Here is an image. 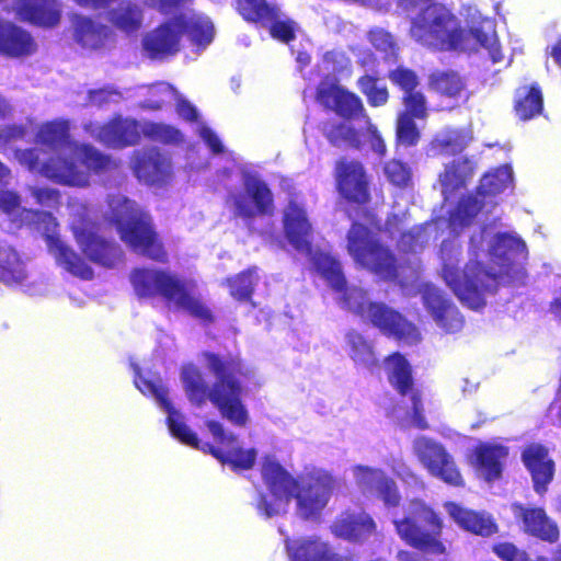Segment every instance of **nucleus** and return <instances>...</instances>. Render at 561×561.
I'll return each instance as SVG.
<instances>
[{
  "mask_svg": "<svg viewBox=\"0 0 561 561\" xmlns=\"http://www.w3.org/2000/svg\"><path fill=\"white\" fill-rule=\"evenodd\" d=\"M399 538L409 547L431 556H446L448 548L442 539L444 520L438 512L421 500L410 502L407 514L393 519Z\"/></svg>",
  "mask_w": 561,
  "mask_h": 561,
  "instance_id": "nucleus-7",
  "label": "nucleus"
},
{
  "mask_svg": "<svg viewBox=\"0 0 561 561\" xmlns=\"http://www.w3.org/2000/svg\"><path fill=\"white\" fill-rule=\"evenodd\" d=\"M18 156L21 163L25 164L30 171H39L42 164L36 149L31 148L21 150Z\"/></svg>",
  "mask_w": 561,
  "mask_h": 561,
  "instance_id": "nucleus-64",
  "label": "nucleus"
},
{
  "mask_svg": "<svg viewBox=\"0 0 561 561\" xmlns=\"http://www.w3.org/2000/svg\"><path fill=\"white\" fill-rule=\"evenodd\" d=\"M522 459L531 474L535 491L545 492L554 472V462L548 457V449L540 444H531L523 450Z\"/></svg>",
  "mask_w": 561,
  "mask_h": 561,
  "instance_id": "nucleus-25",
  "label": "nucleus"
},
{
  "mask_svg": "<svg viewBox=\"0 0 561 561\" xmlns=\"http://www.w3.org/2000/svg\"><path fill=\"white\" fill-rule=\"evenodd\" d=\"M346 343L350 347V357L356 365L369 369L379 366L373 342L362 333L351 330L346 333Z\"/></svg>",
  "mask_w": 561,
  "mask_h": 561,
  "instance_id": "nucleus-43",
  "label": "nucleus"
},
{
  "mask_svg": "<svg viewBox=\"0 0 561 561\" xmlns=\"http://www.w3.org/2000/svg\"><path fill=\"white\" fill-rule=\"evenodd\" d=\"M69 124L66 121L44 123L37 131V140L51 149L64 147L69 142Z\"/></svg>",
  "mask_w": 561,
  "mask_h": 561,
  "instance_id": "nucleus-48",
  "label": "nucleus"
},
{
  "mask_svg": "<svg viewBox=\"0 0 561 561\" xmlns=\"http://www.w3.org/2000/svg\"><path fill=\"white\" fill-rule=\"evenodd\" d=\"M81 163L91 172L100 174L117 167L115 161L108 156L102 153L91 145H82L79 148Z\"/></svg>",
  "mask_w": 561,
  "mask_h": 561,
  "instance_id": "nucleus-53",
  "label": "nucleus"
},
{
  "mask_svg": "<svg viewBox=\"0 0 561 561\" xmlns=\"http://www.w3.org/2000/svg\"><path fill=\"white\" fill-rule=\"evenodd\" d=\"M387 378L392 388L402 397L420 391L414 388L412 367L400 352H393L383 359Z\"/></svg>",
  "mask_w": 561,
  "mask_h": 561,
  "instance_id": "nucleus-32",
  "label": "nucleus"
},
{
  "mask_svg": "<svg viewBox=\"0 0 561 561\" xmlns=\"http://www.w3.org/2000/svg\"><path fill=\"white\" fill-rule=\"evenodd\" d=\"M420 293L425 309L446 333H457L463 328L462 314L439 288L425 283Z\"/></svg>",
  "mask_w": 561,
  "mask_h": 561,
  "instance_id": "nucleus-15",
  "label": "nucleus"
},
{
  "mask_svg": "<svg viewBox=\"0 0 561 561\" xmlns=\"http://www.w3.org/2000/svg\"><path fill=\"white\" fill-rule=\"evenodd\" d=\"M76 240L85 257L102 267L114 268L124 259V251L117 242L91 229L78 230Z\"/></svg>",
  "mask_w": 561,
  "mask_h": 561,
  "instance_id": "nucleus-16",
  "label": "nucleus"
},
{
  "mask_svg": "<svg viewBox=\"0 0 561 561\" xmlns=\"http://www.w3.org/2000/svg\"><path fill=\"white\" fill-rule=\"evenodd\" d=\"M316 99L321 105L333 110L344 119H357L365 115V107L360 98L342 85L319 87Z\"/></svg>",
  "mask_w": 561,
  "mask_h": 561,
  "instance_id": "nucleus-17",
  "label": "nucleus"
},
{
  "mask_svg": "<svg viewBox=\"0 0 561 561\" xmlns=\"http://www.w3.org/2000/svg\"><path fill=\"white\" fill-rule=\"evenodd\" d=\"M476 169V162L468 157L454 159L445 164L443 172L438 175L443 195L447 197L465 188L472 180Z\"/></svg>",
  "mask_w": 561,
  "mask_h": 561,
  "instance_id": "nucleus-28",
  "label": "nucleus"
},
{
  "mask_svg": "<svg viewBox=\"0 0 561 561\" xmlns=\"http://www.w3.org/2000/svg\"><path fill=\"white\" fill-rule=\"evenodd\" d=\"M130 283L139 298L160 296L168 306L185 311L203 324L215 322L211 309L187 282L161 268L138 267L130 273Z\"/></svg>",
  "mask_w": 561,
  "mask_h": 561,
  "instance_id": "nucleus-6",
  "label": "nucleus"
},
{
  "mask_svg": "<svg viewBox=\"0 0 561 561\" xmlns=\"http://www.w3.org/2000/svg\"><path fill=\"white\" fill-rule=\"evenodd\" d=\"M118 92L111 87H103L99 89H92L88 91L87 98L91 105L102 106L111 102L113 95H117Z\"/></svg>",
  "mask_w": 561,
  "mask_h": 561,
  "instance_id": "nucleus-60",
  "label": "nucleus"
},
{
  "mask_svg": "<svg viewBox=\"0 0 561 561\" xmlns=\"http://www.w3.org/2000/svg\"><path fill=\"white\" fill-rule=\"evenodd\" d=\"M175 26L182 34H186L191 42L202 48L208 46L215 36V27L208 18L193 16L186 19L185 16L175 18Z\"/></svg>",
  "mask_w": 561,
  "mask_h": 561,
  "instance_id": "nucleus-40",
  "label": "nucleus"
},
{
  "mask_svg": "<svg viewBox=\"0 0 561 561\" xmlns=\"http://www.w3.org/2000/svg\"><path fill=\"white\" fill-rule=\"evenodd\" d=\"M38 45L32 33L11 21L0 20V55L24 59L34 55Z\"/></svg>",
  "mask_w": 561,
  "mask_h": 561,
  "instance_id": "nucleus-20",
  "label": "nucleus"
},
{
  "mask_svg": "<svg viewBox=\"0 0 561 561\" xmlns=\"http://www.w3.org/2000/svg\"><path fill=\"white\" fill-rule=\"evenodd\" d=\"M357 481L364 491L369 492L387 506L398 507L401 494L393 478L382 469L359 466L357 468Z\"/></svg>",
  "mask_w": 561,
  "mask_h": 561,
  "instance_id": "nucleus-19",
  "label": "nucleus"
},
{
  "mask_svg": "<svg viewBox=\"0 0 561 561\" xmlns=\"http://www.w3.org/2000/svg\"><path fill=\"white\" fill-rule=\"evenodd\" d=\"M332 528L340 538L360 541L376 531V523L366 514H343L334 520Z\"/></svg>",
  "mask_w": 561,
  "mask_h": 561,
  "instance_id": "nucleus-38",
  "label": "nucleus"
},
{
  "mask_svg": "<svg viewBox=\"0 0 561 561\" xmlns=\"http://www.w3.org/2000/svg\"><path fill=\"white\" fill-rule=\"evenodd\" d=\"M508 448L500 444L480 443L473 450L470 463L488 482L502 478Z\"/></svg>",
  "mask_w": 561,
  "mask_h": 561,
  "instance_id": "nucleus-21",
  "label": "nucleus"
},
{
  "mask_svg": "<svg viewBox=\"0 0 561 561\" xmlns=\"http://www.w3.org/2000/svg\"><path fill=\"white\" fill-rule=\"evenodd\" d=\"M511 181L507 168H496L482 175L476 187V194L486 201L502 193Z\"/></svg>",
  "mask_w": 561,
  "mask_h": 561,
  "instance_id": "nucleus-47",
  "label": "nucleus"
},
{
  "mask_svg": "<svg viewBox=\"0 0 561 561\" xmlns=\"http://www.w3.org/2000/svg\"><path fill=\"white\" fill-rule=\"evenodd\" d=\"M515 114L522 121H529L543 111V96L540 87L533 83L516 90L514 99Z\"/></svg>",
  "mask_w": 561,
  "mask_h": 561,
  "instance_id": "nucleus-39",
  "label": "nucleus"
},
{
  "mask_svg": "<svg viewBox=\"0 0 561 561\" xmlns=\"http://www.w3.org/2000/svg\"><path fill=\"white\" fill-rule=\"evenodd\" d=\"M490 255L500 267L499 272L491 271L479 261H469L463 270L451 263H444L442 267L447 286L462 304L474 310L485 306V294L497 290L502 276L513 277L522 271L528 251L519 237L500 232L490 247Z\"/></svg>",
  "mask_w": 561,
  "mask_h": 561,
  "instance_id": "nucleus-2",
  "label": "nucleus"
},
{
  "mask_svg": "<svg viewBox=\"0 0 561 561\" xmlns=\"http://www.w3.org/2000/svg\"><path fill=\"white\" fill-rule=\"evenodd\" d=\"M368 38L373 47L382 54L385 60L397 59L398 46L389 32L376 28L369 32Z\"/></svg>",
  "mask_w": 561,
  "mask_h": 561,
  "instance_id": "nucleus-56",
  "label": "nucleus"
},
{
  "mask_svg": "<svg viewBox=\"0 0 561 561\" xmlns=\"http://www.w3.org/2000/svg\"><path fill=\"white\" fill-rule=\"evenodd\" d=\"M427 106H402L396 117V142L405 148L414 147L421 139L416 119H426Z\"/></svg>",
  "mask_w": 561,
  "mask_h": 561,
  "instance_id": "nucleus-29",
  "label": "nucleus"
},
{
  "mask_svg": "<svg viewBox=\"0 0 561 561\" xmlns=\"http://www.w3.org/2000/svg\"><path fill=\"white\" fill-rule=\"evenodd\" d=\"M135 383L144 394L153 397L168 413L167 423L172 436L187 446L198 448L199 439L197 438L196 434L192 432L184 422L181 421L180 413L174 409L172 402L169 399V391L167 387H164L161 382L141 376L135 380Z\"/></svg>",
  "mask_w": 561,
  "mask_h": 561,
  "instance_id": "nucleus-14",
  "label": "nucleus"
},
{
  "mask_svg": "<svg viewBox=\"0 0 561 561\" xmlns=\"http://www.w3.org/2000/svg\"><path fill=\"white\" fill-rule=\"evenodd\" d=\"M20 206V197L10 191H0V209L5 214L14 213Z\"/></svg>",
  "mask_w": 561,
  "mask_h": 561,
  "instance_id": "nucleus-63",
  "label": "nucleus"
},
{
  "mask_svg": "<svg viewBox=\"0 0 561 561\" xmlns=\"http://www.w3.org/2000/svg\"><path fill=\"white\" fill-rule=\"evenodd\" d=\"M181 32L175 26V20L163 23L148 33L142 42L144 49L151 58H162L174 55L179 50Z\"/></svg>",
  "mask_w": 561,
  "mask_h": 561,
  "instance_id": "nucleus-26",
  "label": "nucleus"
},
{
  "mask_svg": "<svg viewBox=\"0 0 561 561\" xmlns=\"http://www.w3.org/2000/svg\"><path fill=\"white\" fill-rule=\"evenodd\" d=\"M469 138L461 129H449L432 141V147L443 156H456L461 153L468 146Z\"/></svg>",
  "mask_w": 561,
  "mask_h": 561,
  "instance_id": "nucleus-49",
  "label": "nucleus"
},
{
  "mask_svg": "<svg viewBox=\"0 0 561 561\" xmlns=\"http://www.w3.org/2000/svg\"><path fill=\"white\" fill-rule=\"evenodd\" d=\"M99 138L106 146L124 148L138 144L140 131L137 122L117 118L100 127Z\"/></svg>",
  "mask_w": 561,
  "mask_h": 561,
  "instance_id": "nucleus-35",
  "label": "nucleus"
},
{
  "mask_svg": "<svg viewBox=\"0 0 561 561\" xmlns=\"http://www.w3.org/2000/svg\"><path fill=\"white\" fill-rule=\"evenodd\" d=\"M257 271L256 266H250L225 278L222 284L228 287L230 296L237 301H251L259 282Z\"/></svg>",
  "mask_w": 561,
  "mask_h": 561,
  "instance_id": "nucleus-42",
  "label": "nucleus"
},
{
  "mask_svg": "<svg viewBox=\"0 0 561 561\" xmlns=\"http://www.w3.org/2000/svg\"><path fill=\"white\" fill-rule=\"evenodd\" d=\"M515 508L523 519L525 531L551 543L559 539V528L549 519L543 508H526L523 505H516Z\"/></svg>",
  "mask_w": 561,
  "mask_h": 561,
  "instance_id": "nucleus-36",
  "label": "nucleus"
},
{
  "mask_svg": "<svg viewBox=\"0 0 561 561\" xmlns=\"http://www.w3.org/2000/svg\"><path fill=\"white\" fill-rule=\"evenodd\" d=\"M455 20L453 13L440 3L432 2L412 20L410 34L419 43L438 50H453Z\"/></svg>",
  "mask_w": 561,
  "mask_h": 561,
  "instance_id": "nucleus-9",
  "label": "nucleus"
},
{
  "mask_svg": "<svg viewBox=\"0 0 561 561\" xmlns=\"http://www.w3.org/2000/svg\"><path fill=\"white\" fill-rule=\"evenodd\" d=\"M141 133L149 140L163 145H179L183 140L182 133L176 127L163 123L147 122L142 125Z\"/></svg>",
  "mask_w": 561,
  "mask_h": 561,
  "instance_id": "nucleus-51",
  "label": "nucleus"
},
{
  "mask_svg": "<svg viewBox=\"0 0 561 561\" xmlns=\"http://www.w3.org/2000/svg\"><path fill=\"white\" fill-rule=\"evenodd\" d=\"M39 173L46 179L64 185L85 186L88 185V176L79 170L72 159L56 156L50 157L42 163Z\"/></svg>",
  "mask_w": 561,
  "mask_h": 561,
  "instance_id": "nucleus-27",
  "label": "nucleus"
},
{
  "mask_svg": "<svg viewBox=\"0 0 561 561\" xmlns=\"http://www.w3.org/2000/svg\"><path fill=\"white\" fill-rule=\"evenodd\" d=\"M387 378L392 388L402 397L420 391L414 388L412 367L400 352H393L383 359Z\"/></svg>",
  "mask_w": 561,
  "mask_h": 561,
  "instance_id": "nucleus-31",
  "label": "nucleus"
},
{
  "mask_svg": "<svg viewBox=\"0 0 561 561\" xmlns=\"http://www.w3.org/2000/svg\"><path fill=\"white\" fill-rule=\"evenodd\" d=\"M383 171L388 181L399 187L407 186L411 180V170L401 160L392 159L386 162Z\"/></svg>",
  "mask_w": 561,
  "mask_h": 561,
  "instance_id": "nucleus-57",
  "label": "nucleus"
},
{
  "mask_svg": "<svg viewBox=\"0 0 561 561\" xmlns=\"http://www.w3.org/2000/svg\"><path fill=\"white\" fill-rule=\"evenodd\" d=\"M322 133L333 147L340 148L345 145L355 150L362 148L359 131L343 122L325 123Z\"/></svg>",
  "mask_w": 561,
  "mask_h": 561,
  "instance_id": "nucleus-45",
  "label": "nucleus"
},
{
  "mask_svg": "<svg viewBox=\"0 0 561 561\" xmlns=\"http://www.w3.org/2000/svg\"><path fill=\"white\" fill-rule=\"evenodd\" d=\"M451 36L454 37L453 50L477 51L484 48L488 50L492 62H499L503 58L495 34L488 33L482 27H471L469 30L456 27Z\"/></svg>",
  "mask_w": 561,
  "mask_h": 561,
  "instance_id": "nucleus-24",
  "label": "nucleus"
},
{
  "mask_svg": "<svg viewBox=\"0 0 561 561\" xmlns=\"http://www.w3.org/2000/svg\"><path fill=\"white\" fill-rule=\"evenodd\" d=\"M16 15L31 25L51 28L59 24L61 9L57 0H20Z\"/></svg>",
  "mask_w": 561,
  "mask_h": 561,
  "instance_id": "nucleus-23",
  "label": "nucleus"
},
{
  "mask_svg": "<svg viewBox=\"0 0 561 561\" xmlns=\"http://www.w3.org/2000/svg\"><path fill=\"white\" fill-rule=\"evenodd\" d=\"M428 87L439 95L458 99L466 91L463 78L455 70H434L428 76Z\"/></svg>",
  "mask_w": 561,
  "mask_h": 561,
  "instance_id": "nucleus-41",
  "label": "nucleus"
},
{
  "mask_svg": "<svg viewBox=\"0 0 561 561\" xmlns=\"http://www.w3.org/2000/svg\"><path fill=\"white\" fill-rule=\"evenodd\" d=\"M245 193H232L229 199L233 205L234 217L252 220L256 216H272L275 209L274 196L268 185L254 176L243 181Z\"/></svg>",
  "mask_w": 561,
  "mask_h": 561,
  "instance_id": "nucleus-13",
  "label": "nucleus"
},
{
  "mask_svg": "<svg viewBox=\"0 0 561 561\" xmlns=\"http://www.w3.org/2000/svg\"><path fill=\"white\" fill-rule=\"evenodd\" d=\"M280 10L278 5L276 7L275 18L271 20H265L262 26H268V33L271 37L274 39L289 44L290 42L296 39V33L298 30V24L293 19L286 18L280 19Z\"/></svg>",
  "mask_w": 561,
  "mask_h": 561,
  "instance_id": "nucleus-54",
  "label": "nucleus"
},
{
  "mask_svg": "<svg viewBox=\"0 0 561 561\" xmlns=\"http://www.w3.org/2000/svg\"><path fill=\"white\" fill-rule=\"evenodd\" d=\"M73 39L84 49L102 48L111 35V30L90 16L75 15L72 19Z\"/></svg>",
  "mask_w": 561,
  "mask_h": 561,
  "instance_id": "nucleus-34",
  "label": "nucleus"
},
{
  "mask_svg": "<svg viewBox=\"0 0 561 561\" xmlns=\"http://www.w3.org/2000/svg\"><path fill=\"white\" fill-rule=\"evenodd\" d=\"M108 219L121 240L135 253L153 262L165 263L168 251L157 230L152 216L124 195H111L107 201Z\"/></svg>",
  "mask_w": 561,
  "mask_h": 561,
  "instance_id": "nucleus-5",
  "label": "nucleus"
},
{
  "mask_svg": "<svg viewBox=\"0 0 561 561\" xmlns=\"http://www.w3.org/2000/svg\"><path fill=\"white\" fill-rule=\"evenodd\" d=\"M32 196L36 199L37 204L47 207L57 206L60 199L59 192L50 187H34Z\"/></svg>",
  "mask_w": 561,
  "mask_h": 561,
  "instance_id": "nucleus-58",
  "label": "nucleus"
},
{
  "mask_svg": "<svg viewBox=\"0 0 561 561\" xmlns=\"http://www.w3.org/2000/svg\"><path fill=\"white\" fill-rule=\"evenodd\" d=\"M494 553L503 561H519V551L511 542H501L493 547Z\"/></svg>",
  "mask_w": 561,
  "mask_h": 561,
  "instance_id": "nucleus-62",
  "label": "nucleus"
},
{
  "mask_svg": "<svg viewBox=\"0 0 561 561\" xmlns=\"http://www.w3.org/2000/svg\"><path fill=\"white\" fill-rule=\"evenodd\" d=\"M256 459L254 448L243 449L239 446H231L224 451L220 460L224 465H229L233 471H243L253 468Z\"/></svg>",
  "mask_w": 561,
  "mask_h": 561,
  "instance_id": "nucleus-55",
  "label": "nucleus"
},
{
  "mask_svg": "<svg viewBox=\"0 0 561 561\" xmlns=\"http://www.w3.org/2000/svg\"><path fill=\"white\" fill-rule=\"evenodd\" d=\"M388 79L402 92V106H427L425 94L417 89L420 78L413 69L398 66L388 72Z\"/></svg>",
  "mask_w": 561,
  "mask_h": 561,
  "instance_id": "nucleus-30",
  "label": "nucleus"
},
{
  "mask_svg": "<svg viewBox=\"0 0 561 561\" xmlns=\"http://www.w3.org/2000/svg\"><path fill=\"white\" fill-rule=\"evenodd\" d=\"M133 171L146 184H160L171 174V162L157 148L136 150L133 153Z\"/></svg>",
  "mask_w": 561,
  "mask_h": 561,
  "instance_id": "nucleus-18",
  "label": "nucleus"
},
{
  "mask_svg": "<svg viewBox=\"0 0 561 561\" xmlns=\"http://www.w3.org/2000/svg\"><path fill=\"white\" fill-rule=\"evenodd\" d=\"M110 21L116 28L134 33L141 26L142 12L136 4L127 3L113 10Z\"/></svg>",
  "mask_w": 561,
  "mask_h": 561,
  "instance_id": "nucleus-50",
  "label": "nucleus"
},
{
  "mask_svg": "<svg viewBox=\"0 0 561 561\" xmlns=\"http://www.w3.org/2000/svg\"><path fill=\"white\" fill-rule=\"evenodd\" d=\"M413 450L419 461L433 477L453 486H463V478L454 458L440 443L422 436L414 440Z\"/></svg>",
  "mask_w": 561,
  "mask_h": 561,
  "instance_id": "nucleus-12",
  "label": "nucleus"
},
{
  "mask_svg": "<svg viewBox=\"0 0 561 561\" xmlns=\"http://www.w3.org/2000/svg\"><path fill=\"white\" fill-rule=\"evenodd\" d=\"M333 175L335 190L347 204L364 207L370 203V175L362 161L341 157Z\"/></svg>",
  "mask_w": 561,
  "mask_h": 561,
  "instance_id": "nucleus-11",
  "label": "nucleus"
},
{
  "mask_svg": "<svg viewBox=\"0 0 561 561\" xmlns=\"http://www.w3.org/2000/svg\"><path fill=\"white\" fill-rule=\"evenodd\" d=\"M25 218L37 230L45 232L48 251L54 256L57 265L83 280H91L94 277L93 268L77 251L60 240L58 236L47 233L57 226L55 217L49 211L27 210Z\"/></svg>",
  "mask_w": 561,
  "mask_h": 561,
  "instance_id": "nucleus-10",
  "label": "nucleus"
},
{
  "mask_svg": "<svg viewBox=\"0 0 561 561\" xmlns=\"http://www.w3.org/2000/svg\"><path fill=\"white\" fill-rule=\"evenodd\" d=\"M201 357L215 382L209 388L195 365L183 366L181 378L188 400L197 407L209 400L222 417L236 426H245L249 413L242 402L243 382L253 376L252 370L239 355L231 353L205 351Z\"/></svg>",
  "mask_w": 561,
  "mask_h": 561,
  "instance_id": "nucleus-1",
  "label": "nucleus"
},
{
  "mask_svg": "<svg viewBox=\"0 0 561 561\" xmlns=\"http://www.w3.org/2000/svg\"><path fill=\"white\" fill-rule=\"evenodd\" d=\"M283 228L286 239L296 250H310L312 227L306 209L295 199H290L284 209Z\"/></svg>",
  "mask_w": 561,
  "mask_h": 561,
  "instance_id": "nucleus-22",
  "label": "nucleus"
},
{
  "mask_svg": "<svg viewBox=\"0 0 561 561\" xmlns=\"http://www.w3.org/2000/svg\"><path fill=\"white\" fill-rule=\"evenodd\" d=\"M27 279L24 260L14 247L0 240V283L5 286H20Z\"/></svg>",
  "mask_w": 561,
  "mask_h": 561,
  "instance_id": "nucleus-37",
  "label": "nucleus"
},
{
  "mask_svg": "<svg viewBox=\"0 0 561 561\" xmlns=\"http://www.w3.org/2000/svg\"><path fill=\"white\" fill-rule=\"evenodd\" d=\"M484 206L485 201L478 196L476 192L461 196L450 213V225L461 228L470 226Z\"/></svg>",
  "mask_w": 561,
  "mask_h": 561,
  "instance_id": "nucleus-44",
  "label": "nucleus"
},
{
  "mask_svg": "<svg viewBox=\"0 0 561 561\" xmlns=\"http://www.w3.org/2000/svg\"><path fill=\"white\" fill-rule=\"evenodd\" d=\"M346 241L348 254L362 268L383 280L392 282L399 277L397 256L367 226L353 221Z\"/></svg>",
  "mask_w": 561,
  "mask_h": 561,
  "instance_id": "nucleus-8",
  "label": "nucleus"
},
{
  "mask_svg": "<svg viewBox=\"0 0 561 561\" xmlns=\"http://www.w3.org/2000/svg\"><path fill=\"white\" fill-rule=\"evenodd\" d=\"M314 270L336 293H340L341 305L344 309L357 316L364 323L378 329L383 335L408 344L417 343L421 334L417 328L408 321L398 310L382 301L368 299L365 289L347 286L340 261L323 252L312 257Z\"/></svg>",
  "mask_w": 561,
  "mask_h": 561,
  "instance_id": "nucleus-3",
  "label": "nucleus"
},
{
  "mask_svg": "<svg viewBox=\"0 0 561 561\" xmlns=\"http://www.w3.org/2000/svg\"><path fill=\"white\" fill-rule=\"evenodd\" d=\"M379 78L375 75H363L357 79L359 91L366 96L373 107L385 105L389 100V91L386 85H378Z\"/></svg>",
  "mask_w": 561,
  "mask_h": 561,
  "instance_id": "nucleus-52",
  "label": "nucleus"
},
{
  "mask_svg": "<svg viewBox=\"0 0 561 561\" xmlns=\"http://www.w3.org/2000/svg\"><path fill=\"white\" fill-rule=\"evenodd\" d=\"M445 508L457 525L469 533L488 537L497 531L492 518L482 513L467 510L455 502L445 503Z\"/></svg>",
  "mask_w": 561,
  "mask_h": 561,
  "instance_id": "nucleus-33",
  "label": "nucleus"
},
{
  "mask_svg": "<svg viewBox=\"0 0 561 561\" xmlns=\"http://www.w3.org/2000/svg\"><path fill=\"white\" fill-rule=\"evenodd\" d=\"M411 403H412V421L413 424L420 430H426L428 427V423L423 414V400L422 392L416 391L412 392Z\"/></svg>",
  "mask_w": 561,
  "mask_h": 561,
  "instance_id": "nucleus-59",
  "label": "nucleus"
},
{
  "mask_svg": "<svg viewBox=\"0 0 561 561\" xmlns=\"http://www.w3.org/2000/svg\"><path fill=\"white\" fill-rule=\"evenodd\" d=\"M261 476L270 493L288 503L296 500L297 514L305 520L319 518L328 505L335 479L327 473H312L306 478L293 477L277 460L265 458Z\"/></svg>",
  "mask_w": 561,
  "mask_h": 561,
  "instance_id": "nucleus-4",
  "label": "nucleus"
},
{
  "mask_svg": "<svg viewBox=\"0 0 561 561\" xmlns=\"http://www.w3.org/2000/svg\"><path fill=\"white\" fill-rule=\"evenodd\" d=\"M276 7L267 0H236L234 9L245 22L261 25L275 18Z\"/></svg>",
  "mask_w": 561,
  "mask_h": 561,
  "instance_id": "nucleus-46",
  "label": "nucleus"
},
{
  "mask_svg": "<svg viewBox=\"0 0 561 561\" xmlns=\"http://www.w3.org/2000/svg\"><path fill=\"white\" fill-rule=\"evenodd\" d=\"M207 427L217 442L221 445H233L237 437L233 434H226L224 426L217 421H208Z\"/></svg>",
  "mask_w": 561,
  "mask_h": 561,
  "instance_id": "nucleus-61",
  "label": "nucleus"
}]
</instances>
